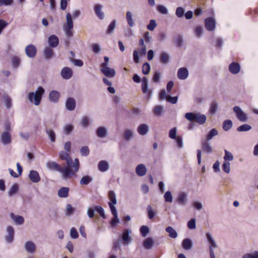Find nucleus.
Segmentation results:
<instances>
[{
  "label": "nucleus",
  "instance_id": "obj_20",
  "mask_svg": "<svg viewBox=\"0 0 258 258\" xmlns=\"http://www.w3.org/2000/svg\"><path fill=\"white\" fill-rule=\"evenodd\" d=\"M48 43L51 47H56L59 43L58 37L55 35H50L48 38Z\"/></svg>",
  "mask_w": 258,
  "mask_h": 258
},
{
  "label": "nucleus",
  "instance_id": "obj_30",
  "mask_svg": "<svg viewBox=\"0 0 258 258\" xmlns=\"http://www.w3.org/2000/svg\"><path fill=\"white\" fill-rule=\"evenodd\" d=\"M69 188L62 187L58 190V196L60 198H66L69 196Z\"/></svg>",
  "mask_w": 258,
  "mask_h": 258
},
{
  "label": "nucleus",
  "instance_id": "obj_55",
  "mask_svg": "<svg viewBox=\"0 0 258 258\" xmlns=\"http://www.w3.org/2000/svg\"><path fill=\"white\" fill-rule=\"evenodd\" d=\"M140 230L143 237H146L150 232L149 228L145 225L142 226Z\"/></svg>",
  "mask_w": 258,
  "mask_h": 258
},
{
  "label": "nucleus",
  "instance_id": "obj_8",
  "mask_svg": "<svg viewBox=\"0 0 258 258\" xmlns=\"http://www.w3.org/2000/svg\"><path fill=\"white\" fill-rule=\"evenodd\" d=\"M233 111L236 113L237 118L241 122H246L248 117L245 114L239 106H236L233 108Z\"/></svg>",
  "mask_w": 258,
  "mask_h": 258
},
{
  "label": "nucleus",
  "instance_id": "obj_32",
  "mask_svg": "<svg viewBox=\"0 0 258 258\" xmlns=\"http://www.w3.org/2000/svg\"><path fill=\"white\" fill-rule=\"evenodd\" d=\"M45 133L47 135L50 142L54 143L56 141V134L55 132L51 128H46Z\"/></svg>",
  "mask_w": 258,
  "mask_h": 258
},
{
  "label": "nucleus",
  "instance_id": "obj_10",
  "mask_svg": "<svg viewBox=\"0 0 258 258\" xmlns=\"http://www.w3.org/2000/svg\"><path fill=\"white\" fill-rule=\"evenodd\" d=\"M216 22L214 18L209 17L205 20V26L206 29L212 31L215 29Z\"/></svg>",
  "mask_w": 258,
  "mask_h": 258
},
{
  "label": "nucleus",
  "instance_id": "obj_44",
  "mask_svg": "<svg viewBox=\"0 0 258 258\" xmlns=\"http://www.w3.org/2000/svg\"><path fill=\"white\" fill-rule=\"evenodd\" d=\"M74 130V126L71 124H66L64 125L63 131L66 135H70Z\"/></svg>",
  "mask_w": 258,
  "mask_h": 258
},
{
  "label": "nucleus",
  "instance_id": "obj_31",
  "mask_svg": "<svg viewBox=\"0 0 258 258\" xmlns=\"http://www.w3.org/2000/svg\"><path fill=\"white\" fill-rule=\"evenodd\" d=\"M154 245V241L152 237L146 238L144 242L143 246L147 249H151Z\"/></svg>",
  "mask_w": 258,
  "mask_h": 258
},
{
  "label": "nucleus",
  "instance_id": "obj_52",
  "mask_svg": "<svg viewBox=\"0 0 258 258\" xmlns=\"http://www.w3.org/2000/svg\"><path fill=\"white\" fill-rule=\"evenodd\" d=\"M94 210L100 215V216L102 218L106 219V217L105 214L104 210L101 206H95L94 207Z\"/></svg>",
  "mask_w": 258,
  "mask_h": 258
},
{
  "label": "nucleus",
  "instance_id": "obj_45",
  "mask_svg": "<svg viewBox=\"0 0 258 258\" xmlns=\"http://www.w3.org/2000/svg\"><path fill=\"white\" fill-rule=\"evenodd\" d=\"M53 54L54 53L53 50L51 48L49 47H46L44 49V55L46 59H50L53 56Z\"/></svg>",
  "mask_w": 258,
  "mask_h": 258
},
{
  "label": "nucleus",
  "instance_id": "obj_37",
  "mask_svg": "<svg viewBox=\"0 0 258 258\" xmlns=\"http://www.w3.org/2000/svg\"><path fill=\"white\" fill-rule=\"evenodd\" d=\"M108 198L110 200V202H108V204H116L117 200L115 192L113 190H110L108 192Z\"/></svg>",
  "mask_w": 258,
  "mask_h": 258
},
{
  "label": "nucleus",
  "instance_id": "obj_54",
  "mask_svg": "<svg viewBox=\"0 0 258 258\" xmlns=\"http://www.w3.org/2000/svg\"><path fill=\"white\" fill-rule=\"evenodd\" d=\"M133 137V132L131 130H126L124 133L123 139L126 141H129Z\"/></svg>",
  "mask_w": 258,
  "mask_h": 258
},
{
  "label": "nucleus",
  "instance_id": "obj_14",
  "mask_svg": "<svg viewBox=\"0 0 258 258\" xmlns=\"http://www.w3.org/2000/svg\"><path fill=\"white\" fill-rule=\"evenodd\" d=\"M60 75L63 79L69 80L72 77L73 72L71 68L64 67L61 70Z\"/></svg>",
  "mask_w": 258,
  "mask_h": 258
},
{
  "label": "nucleus",
  "instance_id": "obj_47",
  "mask_svg": "<svg viewBox=\"0 0 258 258\" xmlns=\"http://www.w3.org/2000/svg\"><path fill=\"white\" fill-rule=\"evenodd\" d=\"M147 212L148 218L150 220L153 219L156 214V213L154 211L150 205H148L147 207Z\"/></svg>",
  "mask_w": 258,
  "mask_h": 258
},
{
  "label": "nucleus",
  "instance_id": "obj_1",
  "mask_svg": "<svg viewBox=\"0 0 258 258\" xmlns=\"http://www.w3.org/2000/svg\"><path fill=\"white\" fill-rule=\"evenodd\" d=\"M44 92V89L42 87L40 86L37 88L35 92H31L29 93L27 98L31 103H33L35 105L38 106L41 102Z\"/></svg>",
  "mask_w": 258,
  "mask_h": 258
},
{
  "label": "nucleus",
  "instance_id": "obj_48",
  "mask_svg": "<svg viewBox=\"0 0 258 258\" xmlns=\"http://www.w3.org/2000/svg\"><path fill=\"white\" fill-rule=\"evenodd\" d=\"M252 127L247 124H243L237 128V132H244L250 131Z\"/></svg>",
  "mask_w": 258,
  "mask_h": 258
},
{
  "label": "nucleus",
  "instance_id": "obj_57",
  "mask_svg": "<svg viewBox=\"0 0 258 258\" xmlns=\"http://www.w3.org/2000/svg\"><path fill=\"white\" fill-rule=\"evenodd\" d=\"M185 9L181 7H177L175 11V15L178 18H181L184 15Z\"/></svg>",
  "mask_w": 258,
  "mask_h": 258
},
{
  "label": "nucleus",
  "instance_id": "obj_24",
  "mask_svg": "<svg viewBox=\"0 0 258 258\" xmlns=\"http://www.w3.org/2000/svg\"><path fill=\"white\" fill-rule=\"evenodd\" d=\"M7 235L6 236V240L8 243H11L14 239V230L12 226H8L7 229Z\"/></svg>",
  "mask_w": 258,
  "mask_h": 258
},
{
  "label": "nucleus",
  "instance_id": "obj_64",
  "mask_svg": "<svg viewBox=\"0 0 258 258\" xmlns=\"http://www.w3.org/2000/svg\"><path fill=\"white\" fill-rule=\"evenodd\" d=\"M157 26V23L155 20L152 19L147 26V28L150 31H153Z\"/></svg>",
  "mask_w": 258,
  "mask_h": 258
},
{
  "label": "nucleus",
  "instance_id": "obj_5",
  "mask_svg": "<svg viewBox=\"0 0 258 258\" xmlns=\"http://www.w3.org/2000/svg\"><path fill=\"white\" fill-rule=\"evenodd\" d=\"M100 71L105 76L109 78H113L116 74L115 70L106 66V63L101 64Z\"/></svg>",
  "mask_w": 258,
  "mask_h": 258
},
{
  "label": "nucleus",
  "instance_id": "obj_16",
  "mask_svg": "<svg viewBox=\"0 0 258 258\" xmlns=\"http://www.w3.org/2000/svg\"><path fill=\"white\" fill-rule=\"evenodd\" d=\"M76 101L73 97L68 98L66 102V108L68 110L73 111L76 107Z\"/></svg>",
  "mask_w": 258,
  "mask_h": 258
},
{
  "label": "nucleus",
  "instance_id": "obj_26",
  "mask_svg": "<svg viewBox=\"0 0 258 258\" xmlns=\"http://www.w3.org/2000/svg\"><path fill=\"white\" fill-rule=\"evenodd\" d=\"M102 6L99 4H96L94 7V10L96 16L101 20L104 18V13L102 11Z\"/></svg>",
  "mask_w": 258,
  "mask_h": 258
},
{
  "label": "nucleus",
  "instance_id": "obj_53",
  "mask_svg": "<svg viewBox=\"0 0 258 258\" xmlns=\"http://www.w3.org/2000/svg\"><path fill=\"white\" fill-rule=\"evenodd\" d=\"M160 60L163 63H167L169 60V55L165 52H163L160 54Z\"/></svg>",
  "mask_w": 258,
  "mask_h": 258
},
{
  "label": "nucleus",
  "instance_id": "obj_42",
  "mask_svg": "<svg viewBox=\"0 0 258 258\" xmlns=\"http://www.w3.org/2000/svg\"><path fill=\"white\" fill-rule=\"evenodd\" d=\"M232 125L233 122L231 120H225L224 121L223 123V129L224 131L227 132L232 128Z\"/></svg>",
  "mask_w": 258,
  "mask_h": 258
},
{
  "label": "nucleus",
  "instance_id": "obj_6",
  "mask_svg": "<svg viewBox=\"0 0 258 258\" xmlns=\"http://www.w3.org/2000/svg\"><path fill=\"white\" fill-rule=\"evenodd\" d=\"M149 83L148 79L146 77H144L142 79L141 89L143 93L146 94L148 98H151L152 94V91L149 89L148 87Z\"/></svg>",
  "mask_w": 258,
  "mask_h": 258
},
{
  "label": "nucleus",
  "instance_id": "obj_18",
  "mask_svg": "<svg viewBox=\"0 0 258 258\" xmlns=\"http://www.w3.org/2000/svg\"><path fill=\"white\" fill-rule=\"evenodd\" d=\"M136 174L141 177L146 175L147 173V168L143 164H140L138 165L136 168Z\"/></svg>",
  "mask_w": 258,
  "mask_h": 258
},
{
  "label": "nucleus",
  "instance_id": "obj_25",
  "mask_svg": "<svg viewBox=\"0 0 258 258\" xmlns=\"http://www.w3.org/2000/svg\"><path fill=\"white\" fill-rule=\"evenodd\" d=\"M24 247L26 251L30 253L34 252L36 249L35 244L31 241H26L25 243Z\"/></svg>",
  "mask_w": 258,
  "mask_h": 258
},
{
  "label": "nucleus",
  "instance_id": "obj_61",
  "mask_svg": "<svg viewBox=\"0 0 258 258\" xmlns=\"http://www.w3.org/2000/svg\"><path fill=\"white\" fill-rule=\"evenodd\" d=\"M195 34L198 38H200L203 34V29L201 26H198L195 29Z\"/></svg>",
  "mask_w": 258,
  "mask_h": 258
},
{
  "label": "nucleus",
  "instance_id": "obj_63",
  "mask_svg": "<svg viewBox=\"0 0 258 258\" xmlns=\"http://www.w3.org/2000/svg\"><path fill=\"white\" fill-rule=\"evenodd\" d=\"M4 100L5 103V106L8 109H10L12 106V100L8 96H6L4 97Z\"/></svg>",
  "mask_w": 258,
  "mask_h": 258
},
{
  "label": "nucleus",
  "instance_id": "obj_41",
  "mask_svg": "<svg viewBox=\"0 0 258 258\" xmlns=\"http://www.w3.org/2000/svg\"><path fill=\"white\" fill-rule=\"evenodd\" d=\"M116 26V21L115 20H113L109 25V26L107 27V29L106 30V33L107 34H112Z\"/></svg>",
  "mask_w": 258,
  "mask_h": 258
},
{
  "label": "nucleus",
  "instance_id": "obj_4",
  "mask_svg": "<svg viewBox=\"0 0 258 258\" xmlns=\"http://www.w3.org/2000/svg\"><path fill=\"white\" fill-rule=\"evenodd\" d=\"M206 237L207 239V241L210 243L209 245V252L211 258H215L214 248L217 247V244L215 242V240L213 238L212 234L207 232L206 234Z\"/></svg>",
  "mask_w": 258,
  "mask_h": 258
},
{
  "label": "nucleus",
  "instance_id": "obj_39",
  "mask_svg": "<svg viewBox=\"0 0 258 258\" xmlns=\"http://www.w3.org/2000/svg\"><path fill=\"white\" fill-rule=\"evenodd\" d=\"M218 107V103L215 100L213 101L210 105L209 113L212 115L215 114L217 111Z\"/></svg>",
  "mask_w": 258,
  "mask_h": 258
},
{
  "label": "nucleus",
  "instance_id": "obj_7",
  "mask_svg": "<svg viewBox=\"0 0 258 258\" xmlns=\"http://www.w3.org/2000/svg\"><path fill=\"white\" fill-rule=\"evenodd\" d=\"M25 52L29 58H34L37 54V48L34 44H30L26 46Z\"/></svg>",
  "mask_w": 258,
  "mask_h": 258
},
{
  "label": "nucleus",
  "instance_id": "obj_27",
  "mask_svg": "<svg viewBox=\"0 0 258 258\" xmlns=\"http://www.w3.org/2000/svg\"><path fill=\"white\" fill-rule=\"evenodd\" d=\"M10 217L17 225H21L24 222V219L22 216H16L12 213L10 214Z\"/></svg>",
  "mask_w": 258,
  "mask_h": 258
},
{
  "label": "nucleus",
  "instance_id": "obj_3",
  "mask_svg": "<svg viewBox=\"0 0 258 258\" xmlns=\"http://www.w3.org/2000/svg\"><path fill=\"white\" fill-rule=\"evenodd\" d=\"M185 118L189 121H196L199 124H204L207 120V116L205 114L200 113L187 112L184 115Z\"/></svg>",
  "mask_w": 258,
  "mask_h": 258
},
{
  "label": "nucleus",
  "instance_id": "obj_15",
  "mask_svg": "<svg viewBox=\"0 0 258 258\" xmlns=\"http://www.w3.org/2000/svg\"><path fill=\"white\" fill-rule=\"evenodd\" d=\"M229 71L232 74H237L240 71V64L236 62H232L229 66Z\"/></svg>",
  "mask_w": 258,
  "mask_h": 258
},
{
  "label": "nucleus",
  "instance_id": "obj_29",
  "mask_svg": "<svg viewBox=\"0 0 258 258\" xmlns=\"http://www.w3.org/2000/svg\"><path fill=\"white\" fill-rule=\"evenodd\" d=\"M139 134L142 136L146 135L149 132V126L147 124L143 123L140 124L138 128Z\"/></svg>",
  "mask_w": 258,
  "mask_h": 258
},
{
  "label": "nucleus",
  "instance_id": "obj_17",
  "mask_svg": "<svg viewBox=\"0 0 258 258\" xmlns=\"http://www.w3.org/2000/svg\"><path fill=\"white\" fill-rule=\"evenodd\" d=\"M46 167L50 170L57 171L59 172L61 171V167L60 166L54 161L48 162L46 163Z\"/></svg>",
  "mask_w": 258,
  "mask_h": 258
},
{
  "label": "nucleus",
  "instance_id": "obj_56",
  "mask_svg": "<svg viewBox=\"0 0 258 258\" xmlns=\"http://www.w3.org/2000/svg\"><path fill=\"white\" fill-rule=\"evenodd\" d=\"M225 156H224V161H229L233 160V156L232 154L228 151L227 150H224Z\"/></svg>",
  "mask_w": 258,
  "mask_h": 258
},
{
  "label": "nucleus",
  "instance_id": "obj_21",
  "mask_svg": "<svg viewBox=\"0 0 258 258\" xmlns=\"http://www.w3.org/2000/svg\"><path fill=\"white\" fill-rule=\"evenodd\" d=\"M71 167L68 166L61 167V171L59 172L61 173L62 174V176L63 178L67 179L70 177L72 175H74V173L73 171V170L71 169Z\"/></svg>",
  "mask_w": 258,
  "mask_h": 258
},
{
  "label": "nucleus",
  "instance_id": "obj_13",
  "mask_svg": "<svg viewBox=\"0 0 258 258\" xmlns=\"http://www.w3.org/2000/svg\"><path fill=\"white\" fill-rule=\"evenodd\" d=\"M28 177L34 183H37L40 181L41 178L38 171L31 170L29 172Z\"/></svg>",
  "mask_w": 258,
  "mask_h": 258
},
{
  "label": "nucleus",
  "instance_id": "obj_28",
  "mask_svg": "<svg viewBox=\"0 0 258 258\" xmlns=\"http://www.w3.org/2000/svg\"><path fill=\"white\" fill-rule=\"evenodd\" d=\"M97 136L100 138H104L107 135V130L105 127L100 126L97 128L96 131Z\"/></svg>",
  "mask_w": 258,
  "mask_h": 258
},
{
  "label": "nucleus",
  "instance_id": "obj_34",
  "mask_svg": "<svg viewBox=\"0 0 258 258\" xmlns=\"http://www.w3.org/2000/svg\"><path fill=\"white\" fill-rule=\"evenodd\" d=\"M165 231L169 233V236L172 238H176L178 234L176 230L171 226H168L165 228Z\"/></svg>",
  "mask_w": 258,
  "mask_h": 258
},
{
  "label": "nucleus",
  "instance_id": "obj_40",
  "mask_svg": "<svg viewBox=\"0 0 258 258\" xmlns=\"http://www.w3.org/2000/svg\"><path fill=\"white\" fill-rule=\"evenodd\" d=\"M173 41L177 47L182 46L183 42V36L179 34L173 38Z\"/></svg>",
  "mask_w": 258,
  "mask_h": 258
},
{
  "label": "nucleus",
  "instance_id": "obj_60",
  "mask_svg": "<svg viewBox=\"0 0 258 258\" xmlns=\"http://www.w3.org/2000/svg\"><path fill=\"white\" fill-rule=\"evenodd\" d=\"M164 198L166 202L171 203L173 201V197L171 192L169 190L165 193Z\"/></svg>",
  "mask_w": 258,
  "mask_h": 258
},
{
  "label": "nucleus",
  "instance_id": "obj_46",
  "mask_svg": "<svg viewBox=\"0 0 258 258\" xmlns=\"http://www.w3.org/2000/svg\"><path fill=\"white\" fill-rule=\"evenodd\" d=\"M218 131L215 128H212L207 134V135L206 136V140L210 141V140H212L213 137L218 135Z\"/></svg>",
  "mask_w": 258,
  "mask_h": 258
},
{
  "label": "nucleus",
  "instance_id": "obj_33",
  "mask_svg": "<svg viewBox=\"0 0 258 258\" xmlns=\"http://www.w3.org/2000/svg\"><path fill=\"white\" fill-rule=\"evenodd\" d=\"M182 247L185 250H189L192 247V242L190 239L185 238L182 242Z\"/></svg>",
  "mask_w": 258,
  "mask_h": 258
},
{
  "label": "nucleus",
  "instance_id": "obj_49",
  "mask_svg": "<svg viewBox=\"0 0 258 258\" xmlns=\"http://www.w3.org/2000/svg\"><path fill=\"white\" fill-rule=\"evenodd\" d=\"M12 66L14 69H17L20 64L21 60L17 56H14L12 57Z\"/></svg>",
  "mask_w": 258,
  "mask_h": 258
},
{
  "label": "nucleus",
  "instance_id": "obj_62",
  "mask_svg": "<svg viewBox=\"0 0 258 258\" xmlns=\"http://www.w3.org/2000/svg\"><path fill=\"white\" fill-rule=\"evenodd\" d=\"M161 74L158 71H155L152 78V82L155 83H158L160 82Z\"/></svg>",
  "mask_w": 258,
  "mask_h": 258
},
{
  "label": "nucleus",
  "instance_id": "obj_38",
  "mask_svg": "<svg viewBox=\"0 0 258 258\" xmlns=\"http://www.w3.org/2000/svg\"><path fill=\"white\" fill-rule=\"evenodd\" d=\"M66 20H67V25L64 26V27H68L70 29H73V21L72 19V16L70 13H68L66 15Z\"/></svg>",
  "mask_w": 258,
  "mask_h": 258
},
{
  "label": "nucleus",
  "instance_id": "obj_2",
  "mask_svg": "<svg viewBox=\"0 0 258 258\" xmlns=\"http://www.w3.org/2000/svg\"><path fill=\"white\" fill-rule=\"evenodd\" d=\"M59 157L62 160H65L67 165L70 167H74V171L77 172L79 169L80 163L78 158L75 159V162L73 163L68 152H65L61 151L59 152Z\"/></svg>",
  "mask_w": 258,
  "mask_h": 258
},
{
  "label": "nucleus",
  "instance_id": "obj_59",
  "mask_svg": "<svg viewBox=\"0 0 258 258\" xmlns=\"http://www.w3.org/2000/svg\"><path fill=\"white\" fill-rule=\"evenodd\" d=\"M151 70L150 65L148 62H145L143 65L142 72L144 75H148L150 73Z\"/></svg>",
  "mask_w": 258,
  "mask_h": 258
},
{
  "label": "nucleus",
  "instance_id": "obj_51",
  "mask_svg": "<svg viewBox=\"0 0 258 258\" xmlns=\"http://www.w3.org/2000/svg\"><path fill=\"white\" fill-rule=\"evenodd\" d=\"M18 185L17 183L14 184L10 189L9 191H8L9 196L11 197L16 194L18 192Z\"/></svg>",
  "mask_w": 258,
  "mask_h": 258
},
{
  "label": "nucleus",
  "instance_id": "obj_36",
  "mask_svg": "<svg viewBox=\"0 0 258 258\" xmlns=\"http://www.w3.org/2000/svg\"><path fill=\"white\" fill-rule=\"evenodd\" d=\"M93 181V177L89 175H85L82 177L80 181V184L82 185H86Z\"/></svg>",
  "mask_w": 258,
  "mask_h": 258
},
{
  "label": "nucleus",
  "instance_id": "obj_9",
  "mask_svg": "<svg viewBox=\"0 0 258 258\" xmlns=\"http://www.w3.org/2000/svg\"><path fill=\"white\" fill-rule=\"evenodd\" d=\"M0 141L4 145L10 144L12 142L11 133L7 131L2 132L0 136Z\"/></svg>",
  "mask_w": 258,
  "mask_h": 258
},
{
  "label": "nucleus",
  "instance_id": "obj_19",
  "mask_svg": "<svg viewBox=\"0 0 258 258\" xmlns=\"http://www.w3.org/2000/svg\"><path fill=\"white\" fill-rule=\"evenodd\" d=\"M60 98V93L57 91L52 90L49 94V100L53 103H57Z\"/></svg>",
  "mask_w": 258,
  "mask_h": 258
},
{
  "label": "nucleus",
  "instance_id": "obj_58",
  "mask_svg": "<svg viewBox=\"0 0 258 258\" xmlns=\"http://www.w3.org/2000/svg\"><path fill=\"white\" fill-rule=\"evenodd\" d=\"M222 168L223 170L226 173H229L230 171V163L228 161H224Z\"/></svg>",
  "mask_w": 258,
  "mask_h": 258
},
{
  "label": "nucleus",
  "instance_id": "obj_35",
  "mask_svg": "<svg viewBox=\"0 0 258 258\" xmlns=\"http://www.w3.org/2000/svg\"><path fill=\"white\" fill-rule=\"evenodd\" d=\"M202 149L203 151H206L209 153H212L213 152L212 148L211 146L209 141H205L202 143Z\"/></svg>",
  "mask_w": 258,
  "mask_h": 258
},
{
  "label": "nucleus",
  "instance_id": "obj_23",
  "mask_svg": "<svg viewBox=\"0 0 258 258\" xmlns=\"http://www.w3.org/2000/svg\"><path fill=\"white\" fill-rule=\"evenodd\" d=\"M98 168L100 171L105 172L108 170L109 168V165L107 161L101 160L98 163Z\"/></svg>",
  "mask_w": 258,
  "mask_h": 258
},
{
  "label": "nucleus",
  "instance_id": "obj_12",
  "mask_svg": "<svg viewBox=\"0 0 258 258\" xmlns=\"http://www.w3.org/2000/svg\"><path fill=\"white\" fill-rule=\"evenodd\" d=\"M187 194L184 192H180L178 195L176 202L181 206H185L187 203Z\"/></svg>",
  "mask_w": 258,
  "mask_h": 258
},
{
  "label": "nucleus",
  "instance_id": "obj_22",
  "mask_svg": "<svg viewBox=\"0 0 258 258\" xmlns=\"http://www.w3.org/2000/svg\"><path fill=\"white\" fill-rule=\"evenodd\" d=\"M177 76L180 80H185L188 76V71L186 68H180L177 72Z\"/></svg>",
  "mask_w": 258,
  "mask_h": 258
},
{
  "label": "nucleus",
  "instance_id": "obj_11",
  "mask_svg": "<svg viewBox=\"0 0 258 258\" xmlns=\"http://www.w3.org/2000/svg\"><path fill=\"white\" fill-rule=\"evenodd\" d=\"M131 232V230L129 228L126 229L123 231L121 237L124 245H127L129 243H131L132 241V238L130 236V234Z\"/></svg>",
  "mask_w": 258,
  "mask_h": 258
},
{
  "label": "nucleus",
  "instance_id": "obj_43",
  "mask_svg": "<svg viewBox=\"0 0 258 258\" xmlns=\"http://www.w3.org/2000/svg\"><path fill=\"white\" fill-rule=\"evenodd\" d=\"M126 19L130 27H133L134 26V21L133 19V15L131 12L127 11L126 13Z\"/></svg>",
  "mask_w": 258,
  "mask_h": 258
},
{
  "label": "nucleus",
  "instance_id": "obj_50",
  "mask_svg": "<svg viewBox=\"0 0 258 258\" xmlns=\"http://www.w3.org/2000/svg\"><path fill=\"white\" fill-rule=\"evenodd\" d=\"M153 111L155 115L160 116L163 111V107L161 105H156L154 107Z\"/></svg>",
  "mask_w": 258,
  "mask_h": 258
}]
</instances>
